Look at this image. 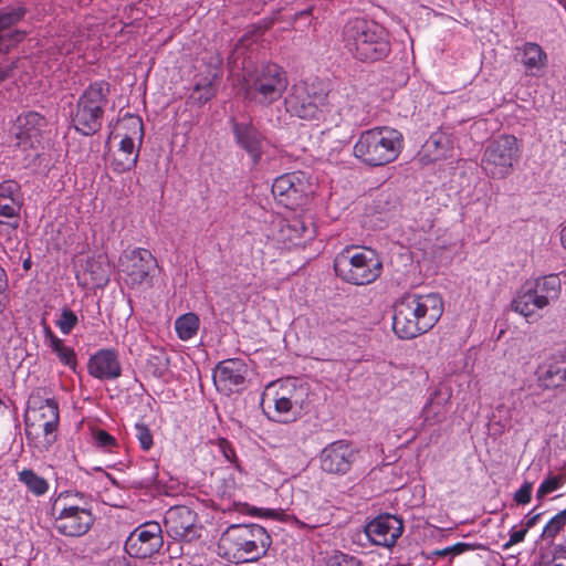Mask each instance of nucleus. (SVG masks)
I'll return each mask as SVG.
<instances>
[{"label": "nucleus", "mask_w": 566, "mask_h": 566, "mask_svg": "<svg viewBox=\"0 0 566 566\" xmlns=\"http://www.w3.org/2000/svg\"><path fill=\"white\" fill-rule=\"evenodd\" d=\"M442 313L438 294H407L395 306L392 329L399 338L411 339L431 329Z\"/></svg>", "instance_id": "f257e3e1"}, {"label": "nucleus", "mask_w": 566, "mask_h": 566, "mask_svg": "<svg viewBox=\"0 0 566 566\" xmlns=\"http://www.w3.org/2000/svg\"><path fill=\"white\" fill-rule=\"evenodd\" d=\"M272 544L266 530L259 524H232L221 534L218 555L231 563H253L266 555Z\"/></svg>", "instance_id": "f03ea898"}, {"label": "nucleus", "mask_w": 566, "mask_h": 566, "mask_svg": "<svg viewBox=\"0 0 566 566\" xmlns=\"http://www.w3.org/2000/svg\"><path fill=\"white\" fill-rule=\"evenodd\" d=\"M343 39L347 50L364 62L379 61L390 52L388 33L375 21L363 18L348 21Z\"/></svg>", "instance_id": "7ed1b4c3"}, {"label": "nucleus", "mask_w": 566, "mask_h": 566, "mask_svg": "<svg viewBox=\"0 0 566 566\" xmlns=\"http://www.w3.org/2000/svg\"><path fill=\"white\" fill-rule=\"evenodd\" d=\"M51 514L54 530L70 537L86 534L95 521L88 497L78 492L57 494L52 501Z\"/></svg>", "instance_id": "20e7f679"}, {"label": "nucleus", "mask_w": 566, "mask_h": 566, "mask_svg": "<svg viewBox=\"0 0 566 566\" xmlns=\"http://www.w3.org/2000/svg\"><path fill=\"white\" fill-rule=\"evenodd\" d=\"M402 148V134L395 128L381 126L360 134L354 145V155L365 165L379 167L395 161Z\"/></svg>", "instance_id": "39448f33"}, {"label": "nucleus", "mask_w": 566, "mask_h": 566, "mask_svg": "<svg viewBox=\"0 0 566 566\" xmlns=\"http://www.w3.org/2000/svg\"><path fill=\"white\" fill-rule=\"evenodd\" d=\"M59 406L54 399L30 396L25 410V434L39 451L49 450L57 438Z\"/></svg>", "instance_id": "423d86ee"}, {"label": "nucleus", "mask_w": 566, "mask_h": 566, "mask_svg": "<svg viewBox=\"0 0 566 566\" xmlns=\"http://www.w3.org/2000/svg\"><path fill=\"white\" fill-rule=\"evenodd\" d=\"M562 292V282L558 275L551 274L528 281L521 286L512 301V310L526 318L536 321L538 314L552 303L556 302Z\"/></svg>", "instance_id": "0eeeda50"}, {"label": "nucleus", "mask_w": 566, "mask_h": 566, "mask_svg": "<svg viewBox=\"0 0 566 566\" xmlns=\"http://www.w3.org/2000/svg\"><path fill=\"white\" fill-rule=\"evenodd\" d=\"M334 269L343 281L367 285L380 276L382 262L373 249L347 247L336 255Z\"/></svg>", "instance_id": "6e6552de"}, {"label": "nucleus", "mask_w": 566, "mask_h": 566, "mask_svg": "<svg viewBox=\"0 0 566 566\" xmlns=\"http://www.w3.org/2000/svg\"><path fill=\"white\" fill-rule=\"evenodd\" d=\"M308 388L305 384L295 378H286L271 382L263 399L268 407H273V419L279 422L295 420L302 413Z\"/></svg>", "instance_id": "1a4fd4ad"}, {"label": "nucleus", "mask_w": 566, "mask_h": 566, "mask_svg": "<svg viewBox=\"0 0 566 566\" xmlns=\"http://www.w3.org/2000/svg\"><path fill=\"white\" fill-rule=\"evenodd\" d=\"M287 85L286 73L281 66L265 64L244 76L242 92L245 99L268 106L283 96Z\"/></svg>", "instance_id": "9d476101"}, {"label": "nucleus", "mask_w": 566, "mask_h": 566, "mask_svg": "<svg viewBox=\"0 0 566 566\" xmlns=\"http://www.w3.org/2000/svg\"><path fill=\"white\" fill-rule=\"evenodd\" d=\"M329 92L321 83H296L285 97L286 111L305 120L323 119L329 111Z\"/></svg>", "instance_id": "9b49d317"}, {"label": "nucleus", "mask_w": 566, "mask_h": 566, "mask_svg": "<svg viewBox=\"0 0 566 566\" xmlns=\"http://www.w3.org/2000/svg\"><path fill=\"white\" fill-rule=\"evenodd\" d=\"M521 157L518 140L513 135H500L491 139L483 151L481 166L493 179L506 178Z\"/></svg>", "instance_id": "f8f14e48"}, {"label": "nucleus", "mask_w": 566, "mask_h": 566, "mask_svg": "<svg viewBox=\"0 0 566 566\" xmlns=\"http://www.w3.org/2000/svg\"><path fill=\"white\" fill-rule=\"evenodd\" d=\"M107 94L108 84L105 82L93 83L83 92L72 120L76 130L91 135L99 129Z\"/></svg>", "instance_id": "ddd939ff"}, {"label": "nucleus", "mask_w": 566, "mask_h": 566, "mask_svg": "<svg viewBox=\"0 0 566 566\" xmlns=\"http://www.w3.org/2000/svg\"><path fill=\"white\" fill-rule=\"evenodd\" d=\"M311 192L307 176L301 171L284 174L274 179L272 193L274 198L287 208L302 205Z\"/></svg>", "instance_id": "4468645a"}, {"label": "nucleus", "mask_w": 566, "mask_h": 566, "mask_svg": "<svg viewBox=\"0 0 566 566\" xmlns=\"http://www.w3.org/2000/svg\"><path fill=\"white\" fill-rule=\"evenodd\" d=\"M164 544L161 526L147 522L136 527L125 542L126 553L135 558H147L159 552Z\"/></svg>", "instance_id": "2eb2a0df"}, {"label": "nucleus", "mask_w": 566, "mask_h": 566, "mask_svg": "<svg viewBox=\"0 0 566 566\" xmlns=\"http://www.w3.org/2000/svg\"><path fill=\"white\" fill-rule=\"evenodd\" d=\"M164 522L167 534L174 539L191 542L200 535L197 514L188 506L170 507L165 514Z\"/></svg>", "instance_id": "dca6fc26"}, {"label": "nucleus", "mask_w": 566, "mask_h": 566, "mask_svg": "<svg viewBox=\"0 0 566 566\" xmlns=\"http://www.w3.org/2000/svg\"><path fill=\"white\" fill-rule=\"evenodd\" d=\"M120 270L127 276L132 285H138L147 281L150 272L156 268L157 261L145 249H135L125 252L120 256Z\"/></svg>", "instance_id": "f3484780"}, {"label": "nucleus", "mask_w": 566, "mask_h": 566, "mask_svg": "<svg viewBox=\"0 0 566 566\" xmlns=\"http://www.w3.org/2000/svg\"><path fill=\"white\" fill-rule=\"evenodd\" d=\"M536 381L544 390L556 389L566 384V348L543 359L536 369Z\"/></svg>", "instance_id": "a211bd4d"}, {"label": "nucleus", "mask_w": 566, "mask_h": 566, "mask_svg": "<svg viewBox=\"0 0 566 566\" xmlns=\"http://www.w3.org/2000/svg\"><path fill=\"white\" fill-rule=\"evenodd\" d=\"M248 373L247 364L237 358L220 361L213 370V382L218 391L230 395L239 391Z\"/></svg>", "instance_id": "6ab92c4d"}, {"label": "nucleus", "mask_w": 566, "mask_h": 566, "mask_svg": "<svg viewBox=\"0 0 566 566\" xmlns=\"http://www.w3.org/2000/svg\"><path fill=\"white\" fill-rule=\"evenodd\" d=\"M355 458L356 452L348 442L334 441L322 450L321 468L327 473L345 474L349 471Z\"/></svg>", "instance_id": "aec40b11"}, {"label": "nucleus", "mask_w": 566, "mask_h": 566, "mask_svg": "<svg viewBox=\"0 0 566 566\" xmlns=\"http://www.w3.org/2000/svg\"><path fill=\"white\" fill-rule=\"evenodd\" d=\"M402 522L395 515L384 514L365 526V533L375 545L391 547L402 533Z\"/></svg>", "instance_id": "412c9836"}, {"label": "nucleus", "mask_w": 566, "mask_h": 566, "mask_svg": "<svg viewBox=\"0 0 566 566\" xmlns=\"http://www.w3.org/2000/svg\"><path fill=\"white\" fill-rule=\"evenodd\" d=\"M87 371L98 380L117 379L122 375L117 352L108 348L97 350L88 359Z\"/></svg>", "instance_id": "4be33fe9"}, {"label": "nucleus", "mask_w": 566, "mask_h": 566, "mask_svg": "<svg viewBox=\"0 0 566 566\" xmlns=\"http://www.w3.org/2000/svg\"><path fill=\"white\" fill-rule=\"evenodd\" d=\"M48 126L46 119L36 112H28L18 117L15 124V137L18 144L24 149L34 147Z\"/></svg>", "instance_id": "5701e85b"}, {"label": "nucleus", "mask_w": 566, "mask_h": 566, "mask_svg": "<svg viewBox=\"0 0 566 566\" xmlns=\"http://www.w3.org/2000/svg\"><path fill=\"white\" fill-rule=\"evenodd\" d=\"M77 283L86 289L104 287L109 281V264L103 255L88 258L76 271Z\"/></svg>", "instance_id": "b1692460"}, {"label": "nucleus", "mask_w": 566, "mask_h": 566, "mask_svg": "<svg viewBox=\"0 0 566 566\" xmlns=\"http://www.w3.org/2000/svg\"><path fill=\"white\" fill-rule=\"evenodd\" d=\"M452 150L450 136L443 132H434L423 144L419 158L421 163L430 164L451 157Z\"/></svg>", "instance_id": "393cba45"}, {"label": "nucleus", "mask_w": 566, "mask_h": 566, "mask_svg": "<svg viewBox=\"0 0 566 566\" xmlns=\"http://www.w3.org/2000/svg\"><path fill=\"white\" fill-rule=\"evenodd\" d=\"M449 392H444L441 389H434L421 410L422 422L427 427L441 423L448 413L450 406Z\"/></svg>", "instance_id": "a878e982"}, {"label": "nucleus", "mask_w": 566, "mask_h": 566, "mask_svg": "<svg viewBox=\"0 0 566 566\" xmlns=\"http://www.w3.org/2000/svg\"><path fill=\"white\" fill-rule=\"evenodd\" d=\"M233 132L238 144L250 155L253 164H258L263 153V137L251 124L235 123Z\"/></svg>", "instance_id": "bb28decb"}, {"label": "nucleus", "mask_w": 566, "mask_h": 566, "mask_svg": "<svg viewBox=\"0 0 566 566\" xmlns=\"http://www.w3.org/2000/svg\"><path fill=\"white\" fill-rule=\"evenodd\" d=\"M521 62L525 69V73L531 76H539L547 64V54L544 50L533 42H527L521 48Z\"/></svg>", "instance_id": "cd10ccee"}, {"label": "nucleus", "mask_w": 566, "mask_h": 566, "mask_svg": "<svg viewBox=\"0 0 566 566\" xmlns=\"http://www.w3.org/2000/svg\"><path fill=\"white\" fill-rule=\"evenodd\" d=\"M113 139H144V124L139 116L125 114L120 117L111 133Z\"/></svg>", "instance_id": "c85d7f7f"}, {"label": "nucleus", "mask_w": 566, "mask_h": 566, "mask_svg": "<svg viewBox=\"0 0 566 566\" xmlns=\"http://www.w3.org/2000/svg\"><path fill=\"white\" fill-rule=\"evenodd\" d=\"M240 471L230 468L221 472L220 476L216 481L214 493L221 500L233 501L238 492L240 491Z\"/></svg>", "instance_id": "c756f323"}, {"label": "nucleus", "mask_w": 566, "mask_h": 566, "mask_svg": "<svg viewBox=\"0 0 566 566\" xmlns=\"http://www.w3.org/2000/svg\"><path fill=\"white\" fill-rule=\"evenodd\" d=\"M307 232L308 229L301 218L284 219L280 222L279 240L289 245H298Z\"/></svg>", "instance_id": "7c9ffc66"}, {"label": "nucleus", "mask_w": 566, "mask_h": 566, "mask_svg": "<svg viewBox=\"0 0 566 566\" xmlns=\"http://www.w3.org/2000/svg\"><path fill=\"white\" fill-rule=\"evenodd\" d=\"M45 342L63 365L75 369L77 359L72 347L65 345L64 342L55 336L49 328H45Z\"/></svg>", "instance_id": "2f4dec72"}, {"label": "nucleus", "mask_w": 566, "mask_h": 566, "mask_svg": "<svg viewBox=\"0 0 566 566\" xmlns=\"http://www.w3.org/2000/svg\"><path fill=\"white\" fill-rule=\"evenodd\" d=\"M218 78L219 73L217 69L210 70L207 75L196 82L191 97L197 99L199 104H205L210 101L216 94V83Z\"/></svg>", "instance_id": "473e14b6"}, {"label": "nucleus", "mask_w": 566, "mask_h": 566, "mask_svg": "<svg viewBox=\"0 0 566 566\" xmlns=\"http://www.w3.org/2000/svg\"><path fill=\"white\" fill-rule=\"evenodd\" d=\"M199 326V316L192 312L186 313L175 321L177 336L184 342L192 339L197 335Z\"/></svg>", "instance_id": "72a5a7b5"}, {"label": "nucleus", "mask_w": 566, "mask_h": 566, "mask_svg": "<svg viewBox=\"0 0 566 566\" xmlns=\"http://www.w3.org/2000/svg\"><path fill=\"white\" fill-rule=\"evenodd\" d=\"M18 480L34 496H43L49 491V482L31 469L21 470Z\"/></svg>", "instance_id": "f704fd0d"}, {"label": "nucleus", "mask_w": 566, "mask_h": 566, "mask_svg": "<svg viewBox=\"0 0 566 566\" xmlns=\"http://www.w3.org/2000/svg\"><path fill=\"white\" fill-rule=\"evenodd\" d=\"M138 160L133 156H128L119 149H116L113 154L111 167L115 172L123 174L132 170Z\"/></svg>", "instance_id": "c9c22d12"}, {"label": "nucleus", "mask_w": 566, "mask_h": 566, "mask_svg": "<svg viewBox=\"0 0 566 566\" xmlns=\"http://www.w3.org/2000/svg\"><path fill=\"white\" fill-rule=\"evenodd\" d=\"M566 525V509L553 516L544 526L541 537L543 539H553Z\"/></svg>", "instance_id": "e433bc0d"}, {"label": "nucleus", "mask_w": 566, "mask_h": 566, "mask_svg": "<svg viewBox=\"0 0 566 566\" xmlns=\"http://www.w3.org/2000/svg\"><path fill=\"white\" fill-rule=\"evenodd\" d=\"M564 482H565V480L562 475L548 476L538 486L537 492H536L537 499L542 500L547 494L553 493L554 491L558 490L564 484Z\"/></svg>", "instance_id": "4c0bfd02"}, {"label": "nucleus", "mask_w": 566, "mask_h": 566, "mask_svg": "<svg viewBox=\"0 0 566 566\" xmlns=\"http://www.w3.org/2000/svg\"><path fill=\"white\" fill-rule=\"evenodd\" d=\"M93 440L97 448L112 452L117 447L116 439L102 429L93 431Z\"/></svg>", "instance_id": "58836bf2"}, {"label": "nucleus", "mask_w": 566, "mask_h": 566, "mask_svg": "<svg viewBox=\"0 0 566 566\" xmlns=\"http://www.w3.org/2000/svg\"><path fill=\"white\" fill-rule=\"evenodd\" d=\"M135 437L137 438L139 446L144 451H148L151 449L154 443L153 434L145 423L137 422L135 424Z\"/></svg>", "instance_id": "ea45409f"}, {"label": "nucleus", "mask_w": 566, "mask_h": 566, "mask_svg": "<svg viewBox=\"0 0 566 566\" xmlns=\"http://www.w3.org/2000/svg\"><path fill=\"white\" fill-rule=\"evenodd\" d=\"M21 199L20 186L13 180H4L0 184V201Z\"/></svg>", "instance_id": "a19ab883"}, {"label": "nucleus", "mask_w": 566, "mask_h": 566, "mask_svg": "<svg viewBox=\"0 0 566 566\" xmlns=\"http://www.w3.org/2000/svg\"><path fill=\"white\" fill-rule=\"evenodd\" d=\"M76 323H77V317L70 310H64L56 321L57 327L64 335L70 334V332L74 328Z\"/></svg>", "instance_id": "79ce46f5"}, {"label": "nucleus", "mask_w": 566, "mask_h": 566, "mask_svg": "<svg viewBox=\"0 0 566 566\" xmlns=\"http://www.w3.org/2000/svg\"><path fill=\"white\" fill-rule=\"evenodd\" d=\"M118 140V148L123 153L127 154L128 156L135 157L136 160H138L139 157V149L143 144V140L138 139H117Z\"/></svg>", "instance_id": "37998d69"}, {"label": "nucleus", "mask_w": 566, "mask_h": 566, "mask_svg": "<svg viewBox=\"0 0 566 566\" xmlns=\"http://www.w3.org/2000/svg\"><path fill=\"white\" fill-rule=\"evenodd\" d=\"M515 409V401H502L495 407L494 418L499 417L500 421L506 424L512 419V411Z\"/></svg>", "instance_id": "c03bdc74"}, {"label": "nucleus", "mask_w": 566, "mask_h": 566, "mask_svg": "<svg viewBox=\"0 0 566 566\" xmlns=\"http://www.w3.org/2000/svg\"><path fill=\"white\" fill-rule=\"evenodd\" d=\"M359 558L348 554H335L328 562V566H360Z\"/></svg>", "instance_id": "a18cd8bd"}, {"label": "nucleus", "mask_w": 566, "mask_h": 566, "mask_svg": "<svg viewBox=\"0 0 566 566\" xmlns=\"http://www.w3.org/2000/svg\"><path fill=\"white\" fill-rule=\"evenodd\" d=\"M471 549V545L470 544H467V543H457L452 546H448L443 549H440V551H436L434 552V555H438V556H447V555H452V556H455V555H460L467 551Z\"/></svg>", "instance_id": "49530a36"}, {"label": "nucleus", "mask_w": 566, "mask_h": 566, "mask_svg": "<svg viewBox=\"0 0 566 566\" xmlns=\"http://www.w3.org/2000/svg\"><path fill=\"white\" fill-rule=\"evenodd\" d=\"M532 484L524 483L514 494V501L517 504H527L531 501Z\"/></svg>", "instance_id": "de8ad7c7"}, {"label": "nucleus", "mask_w": 566, "mask_h": 566, "mask_svg": "<svg viewBox=\"0 0 566 566\" xmlns=\"http://www.w3.org/2000/svg\"><path fill=\"white\" fill-rule=\"evenodd\" d=\"M527 534V531L522 526L521 530H512L510 532L509 541L503 545V549H509L513 545L522 543Z\"/></svg>", "instance_id": "09e8293b"}, {"label": "nucleus", "mask_w": 566, "mask_h": 566, "mask_svg": "<svg viewBox=\"0 0 566 566\" xmlns=\"http://www.w3.org/2000/svg\"><path fill=\"white\" fill-rule=\"evenodd\" d=\"M251 514L253 516L269 517V518H274V520H281L282 516L284 515L282 510L258 509V507L252 509Z\"/></svg>", "instance_id": "8fccbe9b"}, {"label": "nucleus", "mask_w": 566, "mask_h": 566, "mask_svg": "<svg viewBox=\"0 0 566 566\" xmlns=\"http://www.w3.org/2000/svg\"><path fill=\"white\" fill-rule=\"evenodd\" d=\"M548 566H566V547L555 549L553 559Z\"/></svg>", "instance_id": "3c124183"}, {"label": "nucleus", "mask_w": 566, "mask_h": 566, "mask_svg": "<svg viewBox=\"0 0 566 566\" xmlns=\"http://www.w3.org/2000/svg\"><path fill=\"white\" fill-rule=\"evenodd\" d=\"M7 285H8L7 273L0 266V313L2 312V310L4 307L3 298H4V292L7 290Z\"/></svg>", "instance_id": "603ef678"}, {"label": "nucleus", "mask_w": 566, "mask_h": 566, "mask_svg": "<svg viewBox=\"0 0 566 566\" xmlns=\"http://www.w3.org/2000/svg\"><path fill=\"white\" fill-rule=\"evenodd\" d=\"M542 516V513H535L533 514V512L528 513L524 521L522 522V526L528 532L532 527H534L538 520L541 518Z\"/></svg>", "instance_id": "864d4df0"}, {"label": "nucleus", "mask_w": 566, "mask_h": 566, "mask_svg": "<svg viewBox=\"0 0 566 566\" xmlns=\"http://www.w3.org/2000/svg\"><path fill=\"white\" fill-rule=\"evenodd\" d=\"M13 20V15L12 14H4V15H0V28H4L7 25H9Z\"/></svg>", "instance_id": "5fc2aeb1"}, {"label": "nucleus", "mask_w": 566, "mask_h": 566, "mask_svg": "<svg viewBox=\"0 0 566 566\" xmlns=\"http://www.w3.org/2000/svg\"><path fill=\"white\" fill-rule=\"evenodd\" d=\"M559 238L562 247L566 250V226L562 228Z\"/></svg>", "instance_id": "6e6d98bb"}, {"label": "nucleus", "mask_w": 566, "mask_h": 566, "mask_svg": "<svg viewBox=\"0 0 566 566\" xmlns=\"http://www.w3.org/2000/svg\"><path fill=\"white\" fill-rule=\"evenodd\" d=\"M223 453L228 460H231V457L234 455V451L229 447H223Z\"/></svg>", "instance_id": "4d7b16f0"}, {"label": "nucleus", "mask_w": 566, "mask_h": 566, "mask_svg": "<svg viewBox=\"0 0 566 566\" xmlns=\"http://www.w3.org/2000/svg\"><path fill=\"white\" fill-rule=\"evenodd\" d=\"M113 566H130V565L126 560L119 559V560H115Z\"/></svg>", "instance_id": "13d9d810"}, {"label": "nucleus", "mask_w": 566, "mask_h": 566, "mask_svg": "<svg viewBox=\"0 0 566 566\" xmlns=\"http://www.w3.org/2000/svg\"><path fill=\"white\" fill-rule=\"evenodd\" d=\"M6 76L7 74L3 71H0V81H2Z\"/></svg>", "instance_id": "bf43d9fd"}, {"label": "nucleus", "mask_w": 566, "mask_h": 566, "mask_svg": "<svg viewBox=\"0 0 566 566\" xmlns=\"http://www.w3.org/2000/svg\"><path fill=\"white\" fill-rule=\"evenodd\" d=\"M154 481H155V476H151V478H149V479L146 481V483H147V484H149V483H153Z\"/></svg>", "instance_id": "052dcab7"}, {"label": "nucleus", "mask_w": 566, "mask_h": 566, "mask_svg": "<svg viewBox=\"0 0 566 566\" xmlns=\"http://www.w3.org/2000/svg\"><path fill=\"white\" fill-rule=\"evenodd\" d=\"M559 2H562L563 0H558Z\"/></svg>", "instance_id": "680f3d73"}]
</instances>
